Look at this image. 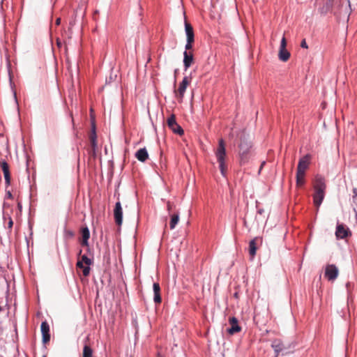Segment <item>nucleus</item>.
<instances>
[{"label": "nucleus", "mask_w": 357, "mask_h": 357, "mask_svg": "<svg viewBox=\"0 0 357 357\" xmlns=\"http://www.w3.org/2000/svg\"><path fill=\"white\" fill-rule=\"evenodd\" d=\"M258 241L257 238H255L252 239L249 243V254L252 258H253L256 254L257 251V241Z\"/></svg>", "instance_id": "412c9836"}, {"label": "nucleus", "mask_w": 357, "mask_h": 357, "mask_svg": "<svg viewBox=\"0 0 357 357\" xmlns=\"http://www.w3.org/2000/svg\"><path fill=\"white\" fill-rule=\"evenodd\" d=\"M6 197L8 198V199H13V195L12 193L10 192V191H8L7 193H6Z\"/></svg>", "instance_id": "c9c22d12"}, {"label": "nucleus", "mask_w": 357, "mask_h": 357, "mask_svg": "<svg viewBox=\"0 0 357 357\" xmlns=\"http://www.w3.org/2000/svg\"><path fill=\"white\" fill-rule=\"evenodd\" d=\"M83 275L86 277L89 275L90 267L88 265L84 266L82 268Z\"/></svg>", "instance_id": "c756f323"}, {"label": "nucleus", "mask_w": 357, "mask_h": 357, "mask_svg": "<svg viewBox=\"0 0 357 357\" xmlns=\"http://www.w3.org/2000/svg\"><path fill=\"white\" fill-rule=\"evenodd\" d=\"M80 261H82L83 264H85L88 266H90L92 262L86 255L82 256Z\"/></svg>", "instance_id": "c85d7f7f"}, {"label": "nucleus", "mask_w": 357, "mask_h": 357, "mask_svg": "<svg viewBox=\"0 0 357 357\" xmlns=\"http://www.w3.org/2000/svg\"><path fill=\"white\" fill-rule=\"evenodd\" d=\"M229 323L231 325V327L227 329V332L230 335H234V333H239L241 331V328L238 326V319L236 317H230L229 319Z\"/></svg>", "instance_id": "ddd939ff"}, {"label": "nucleus", "mask_w": 357, "mask_h": 357, "mask_svg": "<svg viewBox=\"0 0 357 357\" xmlns=\"http://www.w3.org/2000/svg\"><path fill=\"white\" fill-rule=\"evenodd\" d=\"M340 6L341 8H344V15H347L349 13V10L348 7H350V1L349 0L345 1H340Z\"/></svg>", "instance_id": "393cba45"}, {"label": "nucleus", "mask_w": 357, "mask_h": 357, "mask_svg": "<svg viewBox=\"0 0 357 357\" xmlns=\"http://www.w3.org/2000/svg\"><path fill=\"white\" fill-rule=\"evenodd\" d=\"M195 40H187V43L185 45V51L190 50L192 48V44Z\"/></svg>", "instance_id": "7c9ffc66"}, {"label": "nucleus", "mask_w": 357, "mask_h": 357, "mask_svg": "<svg viewBox=\"0 0 357 357\" xmlns=\"http://www.w3.org/2000/svg\"><path fill=\"white\" fill-rule=\"evenodd\" d=\"M313 188L314 190L313 194V202L314 206L319 208L325 197L326 184L324 178L321 176H317L314 181Z\"/></svg>", "instance_id": "f257e3e1"}, {"label": "nucleus", "mask_w": 357, "mask_h": 357, "mask_svg": "<svg viewBox=\"0 0 357 357\" xmlns=\"http://www.w3.org/2000/svg\"><path fill=\"white\" fill-rule=\"evenodd\" d=\"M114 217L116 224L121 226L123 222V210L120 202H117L115 204Z\"/></svg>", "instance_id": "9b49d317"}, {"label": "nucleus", "mask_w": 357, "mask_h": 357, "mask_svg": "<svg viewBox=\"0 0 357 357\" xmlns=\"http://www.w3.org/2000/svg\"><path fill=\"white\" fill-rule=\"evenodd\" d=\"M335 236L337 238L343 239L351 236V232L344 225L338 224L336 227Z\"/></svg>", "instance_id": "9d476101"}, {"label": "nucleus", "mask_w": 357, "mask_h": 357, "mask_svg": "<svg viewBox=\"0 0 357 357\" xmlns=\"http://www.w3.org/2000/svg\"><path fill=\"white\" fill-rule=\"evenodd\" d=\"M3 220L4 221H8V229L11 231L13 226V221L10 214L6 212L3 213Z\"/></svg>", "instance_id": "a878e982"}, {"label": "nucleus", "mask_w": 357, "mask_h": 357, "mask_svg": "<svg viewBox=\"0 0 357 357\" xmlns=\"http://www.w3.org/2000/svg\"><path fill=\"white\" fill-rule=\"evenodd\" d=\"M310 159H311V155L309 154H307V155H304L303 157H302L298 161L296 172L305 174V171L309 167V165L310 163Z\"/></svg>", "instance_id": "1a4fd4ad"}, {"label": "nucleus", "mask_w": 357, "mask_h": 357, "mask_svg": "<svg viewBox=\"0 0 357 357\" xmlns=\"http://www.w3.org/2000/svg\"><path fill=\"white\" fill-rule=\"evenodd\" d=\"M301 47L302 48H305V49H307V48H308V46H307V43H306L305 39H303V40L301 41Z\"/></svg>", "instance_id": "473e14b6"}, {"label": "nucleus", "mask_w": 357, "mask_h": 357, "mask_svg": "<svg viewBox=\"0 0 357 357\" xmlns=\"http://www.w3.org/2000/svg\"><path fill=\"white\" fill-rule=\"evenodd\" d=\"M215 157L218 162L219 163V168L223 176H226L227 172V165L225 160L227 157L225 143L222 139L218 142V146L215 151Z\"/></svg>", "instance_id": "f03ea898"}, {"label": "nucleus", "mask_w": 357, "mask_h": 357, "mask_svg": "<svg viewBox=\"0 0 357 357\" xmlns=\"http://www.w3.org/2000/svg\"><path fill=\"white\" fill-rule=\"evenodd\" d=\"M305 174L300 173L296 172V186L300 188L302 187L305 183Z\"/></svg>", "instance_id": "5701e85b"}, {"label": "nucleus", "mask_w": 357, "mask_h": 357, "mask_svg": "<svg viewBox=\"0 0 357 357\" xmlns=\"http://www.w3.org/2000/svg\"><path fill=\"white\" fill-rule=\"evenodd\" d=\"M40 330L43 336V344L48 343L50 340V326L46 321L42 322Z\"/></svg>", "instance_id": "f8f14e48"}, {"label": "nucleus", "mask_w": 357, "mask_h": 357, "mask_svg": "<svg viewBox=\"0 0 357 357\" xmlns=\"http://www.w3.org/2000/svg\"><path fill=\"white\" fill-rule=\"evenodd\" d=\"M324 275L329 281H334L339 275L338 268L334 264H328L326 266Z\"/></svg>", "instance_id": "423d86ee"}, {"label": "nucleus", "mask_w": 357, "mask_h": 357, "mask_svg": "<svg viewBox=\"0 0 357 357\" xmlns=\"http://www.w3.org/2000/svg\"><path fill=\"white\" fill-rule=\"evenodd\" d=\"M334 15L341 16V15H342V10H341V11H340V12H336V11H335V12H334Z\"/></svg>", "instance_id": "e433bc0d"}, {"label": "nucleus", "mask_w": 357, "mask_h": 357, "mask_svg": "<svg viewBox=\"0 0 357 357\" xmlns=\"http://www.w3.org/2000/svg\"><path fill=\"white\" fill-rule=\"evenodd\" d=\"M60 23H61V19H60V18H57V19L56 20V25H59V24H60Z\"/></svg>", "instance_id": "4c0bfd02"}, {"label": "nucleus", "mask_w": 357, "mask_h": 357, "mask_svg": "<svg viewBox=\"0 0 357 357\" xmlns=\"http://www.w3.org/2000/svg\"><path fill=\"white\" fill-rule=\"evenodd\" d=\"M191 78L189 77H184L182 82L180 83L178 89L174 90L175 96L181 102L183 101L184 94L188 86L190 84Z\"/></svg>", "instance_id": "39448f33"}, {"label": "nucleus", "mask_w": 357, "mask_h": 357, "mask_svg": "<svg viewBox=\"0 0 357 357\" xmlns=\"http://www.w3.org/2000/svg\"><path fill=\"white\" fill-rule=\"evenodd\" d=\"M183 65L185 67V69L187 70L188 68L190 67V66L192 64L194 59H193V54L190 52L185 51L183 52Z\"/></svg>", "instance_id": "2eb2a0df"}, {"label": "nucleus", "mask_w": 357, "mask_h": 357, "mask_svg": "<svg viewBox=\"0 0 357 357\" xmlns=\"http://www.w3.org/2000/svg\"><path fill=\"white\" fill-rule=\"evenodd\" d=\"M135 157L140 162H145L149 158V153L146 148L139 149L135 153Z\"/></svg>", "instance_id": "a211bd4d"}, {"label": "nucleus", "mask_w": 357, "mask_h": 357, "mask_svg": "<svg viewBox=\"0 0 357 357\" xmlns=\"http://www.w3.org/2000/svg\"><path fill=\"white\" fill-rule=\"evenodd\" d=\"M179 213H174L171 215L169 222V227L171 229H174L179 221Z\"/></svg>", "instance_id": "4be33fe9"}, {"label": "nucleus", "mask_w": 357, "mask_h": 357, "mask_svg": "<svg viewBox=\"0 0 357 357\" xmlns=\"http://www.w3.org/2000/svg\"><path fill=\"white\" fill-rule=\"evenodd\" d=\"M92 354H93V351H92L91 348L87 344L84 345V349H83L82 357H92Z\"/></svg>", "instance_id": "bb28decb"}, {"label": "nucleus", "mask_w": 357, "mask_h": 357, "mask_svg": "<svg viewBox=\"0 0 357 357\" xmlns=\"http://www.w3.org/2000/svg\"><path fill=\"white\" fill-rule=\"evenodd\" d=\"M0 165L3 172L6 183V185H9L10 184L11 177L8 164L5 160H1L0 161Z\"/></svg>", "instance_id": "4468645a"}, {"label": "nucleus", "mask_w": 357, "mask_h": 357, "mask_svg": "<svg viewBox=\"0 0 357 357\" xmlns=\"http://www.w3.org/2000/svg\"><path fill=\"white\" fill-rule=\"evenodd\" d=\"M167 125L169 128L176 134L181 135L183 134V130L182 128L176 123V116L174 114H172L167 121Z\"/></svg>", "instance_id": "0eeeda50"}, {"label": "nucleus", "mask_w": 357, "mask_h": 357, "mask_svg": "<svg viewBox=\"0 0 357 357\" xmlns=\"http://www.w3.org/2000/svg\"><path fill=\"white\" fill-rule=\"evenodd\" d=\"M287 40L285 37H282L280 43L278 57L282 61H287L290 57V53L287 50Z\"/></svg>", "instance_id": "6e6552de"}, {"label": "nucleus", "mask_w": 357, "mask_h": 357, "mask_svg": "<svg viewBox=\"0 0 357 357\" xmlns=\"http://www.w3.org/2000/svg\"><path fill=\"white\" fill-rule=\"evenodd\" d=\"M2 311V307L0 306V312Z\"/></svg>", "instance_id": "a19ab883"}, {"label": "nucleus", "mask_w": 357, "mask_h": 357, "mask_svg": "<svg viewBox=\"0 0 357 357\" xmlns=\"http://www.w3.org/2000/svg\"><path fill=\"white\" fill-rule=\"evenodd\" d=\"M84 266V264L82 263V261H81L80 260H78L77 262V267L82 269Z\"/></svg>", "instance_id": "f704fd0d"}, {"label": "nucleus", "mask_w": 357, "mask_h": 357, "mask_svg": "<svg viewBox=\"0 0 357 357\" xmlns=\"http://www.w3.org/2000/svg\"><path fill=\"white\" fill-rule=\"evenodd\" d=\"M96 149H92V148L91 147L89 151V153L93 156V157H96Z\"/></svg>", "instance_id": "72a5a7b5"}, {"label": "nucleus", "mask_w": 357, "mask_h": 357, "mask_svg": "<svg viewBox=\"0 0 357 357\" xmlns=\"http://www.w3.org/2000/svg\"><path fill=\"white\" fill-rule=\"evenodd\" d=\"M294 345L291 343L285 344L280 339H275L272 341L271 347L274 350L275 357H278L280 354L284 352L287 354V350L293 348Z\"/></svg>", "instance_id": "20e7f679"}, {"label": "nucleus", "mask_w": 357, "mask_h": 357, "mask_svg": "<svg viewBox=\"0 0 357 357\" xmlns=\"http://www.w3.org/2000/svg\"><path fill=\"white\" fill-rule=\"evenodd\" d=\"M90 144L92 149H97V141H96V135L95 132L92 133L90 135Z\"/></svg>", "instance_id": "cd10ccee"}, {"label": "nucleus", "mask_w": 357, "mask_h": 357, "mask_svg": "<svg viewBox=\"0 0 357 357\" xmlns=\"http://www.w3.org/2000/svg\"><path fill=\"white\" fill-rule=\"evenodd\" d=\"M81 234H82V241L81 245L82 246H88L89 245V239L90 238V232L89 229L87 227H83L81 229Z\"/></svg>", "instance_id": "dca6fc26"}, {"label": "nucleus", "mask_w": 357, "mask_h": 357, "mask_svg": "<svg viewBox=\"0 0 357 357\" xmlns=\"http://www.w3.org/2000/svg\"><path fill=\"white\" fill-rule=\"evenodd\" d=\"M174 207V204L171 203L170 202H167V209L169 212H170Z\"/></svg>", "instance_id": "2f4dec72"}, {"label": "nucleus", "mask_w": 357, "mask_h": 357, "mask_svg": "<svg viewBox=\"0 0 357 357\" xmlns=\"http://www.w3.org/2000/svg\"><path fill=\"white\" fill-rule=\"evenodd\" d=\"M334 0H326L324 6L320 8V13L321 14H326L332 10Z\"/></svg>", "instance_id": "aec40b11"}, {"label": "nucleus", "mask_w": 357, "mask_h": 357, "mask_svg": "<svg viewBox=\"0 0 357 357\" xmlns=\"http://www.w3.org/2000/svg\"><path fill=\"white\" fill-rule=\"evenodd\" d=\"M252 144L245 137L241 138V142L239 144V158L240 165H243L246 164L250 158V149Z\"/></svg>", "instance_id": "7ed1b4c3"}, {"label": "nucleus", "mask_w": 357, "mask_h": 357, "mask_svg": "<svg viewBox=\"0 0 357 357\" xmlns=\"http://www.w3.org/2000/svg\"><path fill=\"white\" fill-rule=\"evenodd\" d=\"M185 31L187 40H195V34L192 25L185 20Z\"/></svg>", "instance_id": "f3484780"}, {"label": "nucleus", "mask_w": 357, "mask_h": 357, "mask_svg": "<svg viewBox=\"0 0 357 357\" xmlns=\"http://www.w3.org/2000/svg\"><path fill=\"white\" fill-rule=\"evenodd\" d=\"M265 164V162H263L261 165V167H260V169H259V171L261 169V168L263 167L264 165Z\"/></svg>", "instance_id": "58836bf2"}, {"label": "nucleus", "mask_w": 357, "mask_h": 357, "mask_svg": "<svg viewBox=\"0 0 357 357\" xmlns=\"http://www.w3.org/2000/svg\"><path fill=\"white\" fill-rule=\"evenodd\" d=\"M18 207H19L20 209H21V208H22V206H21L20 203L18 204Z\"/></svg>", "instance_id": "ea45409f"}, {"label": "nucleus", "mask_w": 357, "mask_h": 357, "mask_svg": "<svg viewBox=\"0 0 357 357\" xmlns=\"http://www.w3.org/2000/svg\"><path fill=\"white\" fill-rule=\"evenodd\" d=\"M153 292H154V302L155 303H160L162 302V298L160 296V287L159 283L155 282L153 285Z\"/></svg>", "instance_id": "6ab92c4d"}, {"label": "nucleus", "mask_w": 357, "mask_h": 357, "mask_svg": "<svg viewBox=\"0 0 357 357\" xmlns=\"http://www.w3.org/2000/svg\"><path fill=\"white\" fill-rule=\"evenodd\" d=\"M352 192V206L354 212L357 215V188H354Z\"/></svg>", "instance_id": "b1692460"}]
</instances>
